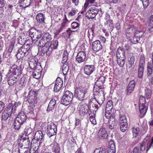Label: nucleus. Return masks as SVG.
I'll list each match as a JSON object with an SVG mask.
<instances>
[{"label":"nucleus","instance_id":"obj_44","mask_svg":"<svg viewBox=\"0 0 153 153\" xmlns=\"http://www.w3.org/2000/svg\"><path fill=\"white\" fill-rule=\"evenodd\" d=\"M119 126L120 130L122 132H124L127 130L128 127V124L127 123L119 124Z\"/></svg>","mask_w":153,"mask_h":153},{"label":"nucleus","instance_id":"obj_56","mask_svg":"<svg viewBox=\"0 0 153 153\" xmlns=\"http://www.w3.org/2000/svg\"><path fill=\"white\" fill-rule=\"evenodd\" d=\"M134 37L128 39L129 40H131V42L133 44H136L137 42H139L140 39H139V38H137L136 36H135V35H134Z\"/></svg>","mask_w":153,"mask_h":153},{"label":"nucleus","instance_id":"obj_15","mask_svg":"<svg viewBox=\"0 0 153 153\" xmlns=\"http://www.w3.org/2000/svg\"><path fill=\"white\" fill-rule=\"evenodd\" d=\"M62 79L60 77H57L54 85L53 91L56 92H59L61 89L63 85Z\"/></svg>","mask_w":153,"mask_h":153},{"label":"nucleus","instance_id":"obj_32","mask_svg":"<svg viewBox=\"0 0 153 153\" xmlns=\"http://www.w3.org/2000/svg\"><path fill=\"white\" fill-rule=\"evenodd\" d=\"M56 101L55 100L53 99L50 101L48 106L47 109V111L49 112L53 110L55 108Z\"/></svg>","mask_w":153,"mask_h":153},{"label":"nucleus","instance_id":"obj_48","mask_svg":"<svg viewBox=\"0 0 153 153\" xmlns=\"http://www.w3.org/2000/svg\"><path fill=\"white\" fill-rule=\"evenodd\" d=\"M127 123L126 117L125 115H120L119 124Z\"/></svg>","mask_w":153,"mask_h":153},{"label":"nucleus","instance_id":"obj_17","mask_svg":"<svg viewBox=\"0 0 153 153\" xmlns=\"http://www.w3.org/2000/svg\"><path fill=\"white\" fill-rule=\"evenodd\" d=\"M136 31V29L132 26H128L126 31V36L128 37V39L130 38L133 36L134 34Z\"/></svg>","mask_w":153,"mask_h":153},{"label":"nucleus","instance_id":"obj_57","mask_svg":"<svg viewBox=\"0 0 153 153\" xmlns=\"http://www.w3.org/2000/svg\"><path fill=\"white\" fill-rule=\"evenodd\" d=\"M145 58L143 55H141L140 58L139 66H144Z\"/></svg>","mask_w":153,"mask_h":153},{"label":"nucleus","instance_id":"obj_2","mask_svg":"<svg viewBox=\"0 0 153 153\" xmlns=\"http://www.w3.org/2000/svg\"><path fill=\"white\" fill-rule=\"evenodd\" d=\"M88 88L83 85L79 84L77 82L76 83L75 88L74 96L77 99L80 101L83 100L85 97L88 96Z\"/></svg>","mask_w":153,"mask_h":153},{"label":"nucleus","instance_id":"obj_61","mask_svg":"<svg viewBox=\"0 0 153 153\" xmlns=\"http://www.w3.org/2000/svg\"><path fill=\"white\" fill-rule=\"evenodd\" d=\"M40 77H38L37 78L35 77H30L29 79V80L32 83H33V84H34V83H37L38 81V79Z\"/></svg>","mask_w":153,"mask_h":153},{"label":"nucleus","instance_id":"obj_12","mask_svg":"<svg viewBox=\"0 0 153 153\" xmlns=\"http://www.w3.org/2000/svg\"><path fill=\"white\" fill-rule=\"evenodd\" d=\"M148 137H146L140 145V149L143 153H147L151 146H149V141H148Z\"/></svg>","mask_w":153,"mask_h":153},{"label":"nucleus","instance_id":"obj_6","mask_svg":"<svg viewBox=\"0 0 153 153\" xmlns=\"http://www.w3.org/2000/svg\"><path fill=\"white\" fill-rule=\"evenodd\" d=\"M73 98V94L68 91H66L61 99V104L65 105H68L72 101Z\"/></svg>","mask_w":153,"mask_h":153},{"label":"nucleus","instance_id":"obj_20","mask_svg":"<svg viewBox=\"0 0 153 153\" xmlns=\"http://www.w3.org/2000/svg\"><path fill=\"white\" fill-rule=\"evenodd\" d=\"M36 18L37 24H43L44 23L45 20V17L44 14L38 13L36 15Z\"/></svg>","mask_w":153,"mask_h":153},{"label":"nucleus","instance_id":"obj_19","mask_svg":"<svg viewBox=\"0 0 153 153\" xmlns=\"http://www.w3.org/2000/svg\"><path fill=\"white\" fill-rule=\"evenodd\" d=\"M85 53L84 51H80L78 53L76 56V60L78 63H81L85 61Z\"/></svg>","mask_w":153,"mask_h":153},{"label":"nucleus","instance_id":"obj_18","mask_svg":"<svg viewBox=\"0 0 153 153\" xmlns=\"http://www.w3.org/2000/svg\"><path fill=\"white\" fill-rule=\"evenodd\" d=\"M102 46L100 44V41L99 40H96L93 42L92 48L94 51H99L102 49Z\"/></svg>","mask_w":153,"mask_h":153},{"label":"nucleus","instance_id":"obj_58","mask_svg":"<svg viewBox=\"0 0 153 153\" xmlns=\"http://www.w3.org/2000/svg\"><path fill=\"white\" fill-rule=\"evenodd\" d=\"M77 10L75 8H73L68 13V16H73L77 13Z\"/></svg>","mask_w":153,"mask_h":153},{"label":"nucleus","instance_id":"obj_5","mask_svg":"<svg viewBox=\"0 0 153 153\" xmlns=\"http://www.w3.org/2000/svg\"><path fill=\"white\" fill-rule=\"evenodd\" d=\"M23 62H21V64L19 66L17 67V65H12L10 67L9 71H8L7 74V76H13L15 74V71H17V74H16L17 76H18L21 74L22 69L24 68V63Z\"/></svg>","mask_w":153,"mask_h":153},{"label":"nucleus","instance_id":"obj_63","mask_svg":"<svg viewBox=\"0 0 153 153\" xmlns=\"http://www.w3.org/2000/svg\"><path fill=\"white\" fill-rule=\"evenodd\" d=\"M25 40L23 38L22 39L21 36H19L18 38V43L20 45H22L24 44Z\"/></svg>","mask_w":153,"mask_h":153},{"label":"nucleus","instance_id":"obj_26","mask_svg":"<svg viewBox=\"0 0 153 153\" xmlns=\"http://www.w3.org/2000/svg\"><path fill=\"white\" fill-rule=\"evenodd\" d=\"M98 133L100 138L104 139L107 137V131L105 128L101 127Z\"/></svg>","mask_w":153,"mask_h":153},{"label":"nucleus","instance_id":"obj_53","mask_svg":"<svg viewBox=\"0 0 153 153\" xmlns=\"http://www.w3.org/2000/svg\"><path fill=\"white\" fill-rule=\"evenodd\" d=\"M111 111H106L105 114V116L106 119H109V120H111V118L112 117L113 118H115V116L114 115H111Z\"/></svg>","mask_w":153,"mask_h":153},{"label":"nucleus","instance_id":"obj_30","mask_svg":"<svg viewBox=\"0 0 153 153\" xmlns=\"http://www.w3.org/2000/svg\"><path fill=\"white\" fill-rule=\"evenodd\" d=\"M152 64L150 62H149L147 64V74L149 76H150L152 73L153 68V52L152 55Z\"/></svg>","mask_w":153,"mask_h":153},{"label":"nucleus","instance_id":"obj_40","mask_svg":"<svg viewBox=\"0 0 153 153\" xmlns=\"http://www.w3.org/2000/svg\"><path fill=\"white\" fill-rule=\"evenodd\" d=\"M126 58H120L117 57V62L118 65L121 67H123L125 63V59Z\"/></svg>","mask_w":153,"mask_h":153},{"label":"nucleus","instance_id":"obj_8","mask_svg":"<svg viewBox=\"0 0 153 153\" xmlns=\"http://www.w3.org/2000/svg\"><path fill=\"white\" fill-rule=\"evenodd\" d=\"M29 35L33 42L35 43L42 36V35L41 31L32 28L29 30Z\"/></svg>","mask_w":153,"mask_h":153},{"label":"nucleus","instance_id":"obj_62","mask_svg":"<svg viewBox=\"0 0 153 153\" xmlns=\"http://www.w3.org/2000/svg\"><path fill=\"white\" fill-rule=\"evenodd\" d=\"M142 2L143 7L144 8H146L149 4V0H140Z\"/></svg>","mask_w":153,"mask_h":153},{"label":"nucleus","instance_id":"obj_31","mask_svg":"<svg viewBox=\"0 0 153 153\" xmlns=\"http://www.w3.org/2000/svg\"><path fill=\"white\" fill-rule=\"evenodd\" d=\"M104 25L105 27L110 31H112L114 28V25L112 20L105 22Z\"/></svg>","mask_w":153,"mask_h":153},{"label":"nucleus","instance_id":"obj_50","mask_svg":"<svg viewBox=\"0 0 153 153\" xmlns=\"http://www.w3.org/2000/svg\"><path fill=\"white\" fill-rule=\"evenodd\" d=\"M106 150L105 148L101 147L96 149L94 151V153H105Z\"/></svg>","mask_w":153,"mask_h":153},{"label":"nucleus","instance_id":"obj_27","mask_svg":"<svg viewBox=\"0 0 153 153\" xmlns=\"http://www.w3.org/2000/svg\"><path fill=\"white\" fill-rule=\"evenodd\" d=\"M20 141L22 145H23V146L25 147V148L28 149L30 145L31 144L28 138H24L21 139Z\"/></svg>","mask_w":153,"mask_h":153},{"label":"nucleus","instance_id":"obj_28","mask_svg":"<svg viewBox=\"0 0 153 153\" xmlns=\"http://www.w3.org/2000/svg\"><path fill=\"white\" fill-rule=\"evenodd\" d=\"M105 77H99L98 79H97L94 88L96 87L97 89H102L101 88H100V87L101 85H102L103 83L104 82Z\"/></svg>","mask_w":153,"mask_h":153},{"label":"nucleus","instance_id":"obj_1","mask_svg":"<svg viewBox=\"0 0 153 153\" xmlns=\"http://www.w3.org/2000/svg\"><path fill=\"white\" fill-rule=\"evenodd\" d=\"M38 46L42 48V52L48 56L50 55L53 50L56 49L58 45V42L56 40L53 41L51 42L46 43L42 38L40 41Z\"/></svg>","mask_w":153,"mask_h":153},{"label":"nucleus","instance_id":"obj_52","mask_svg":"<svg viewBox=\"0 0 153 153\" xmlns=\"http://www.w3.org/2000/svg\"><path fill=\"white\" fill-rule=\"evenodd\" d=\"M36 92L33 90H31L29 92L28 94V95L27 97V98H34L37 97H36Z\"/></svg>","mask_w":153,"mask_h":153},{"label":"nucleus","instance_id":"obj_22","mask_svg":"<svg viewBox=\"0 0 153 153\" xmlns=\"http://www.w3.org/2000/svg\"><path fill=\"white\" fill-rule=\"evenodd\" d=\"M135 82L134 80L131 81L128 84L127 89V94L129 95L133 91L135 86Z\"/></svg>","mask_w":153,"mask_h":153},{"label":"nucleus","instance_id":"obj_4","mask_svg":"<svg viewBox=\"0 0 153 153\" xmlns=\"http://www.w3.org/2000/svg\"><path fill=\"white\" fill-rule=\"evenodd\" d=\"M94 99L100 105H102L104 100V92L102 89H97L96 87L93 90Z\"/></svg>","mask_w":153,"mask_h":153},{"label":"nucleus","instance_id":"obj_10","mask_svg":"<svg viewBox=\"0 0 153 153\" xmlns=\"http://www.w3.org/2000/svg\"><path fill=\"white\" fill-rule=\"evenodd\" d=\"M57 131V126L53 123H51L48 125L47 134L49 137L56 134Z\"/></svg>","mask_w":153,"mask_h":153},{"label":"nucleus","instance_id":"obj_33","mask_svg":"<svg viewBox=\"0 0 153 153\" xmlns=\"http://www.w3.org/2000/svg\"><path fill=\"white\" fill-rule=\"evenodd\" d=\"M32 0H20L19 3L22 4V6L26 8L29 6L31 4Z\"/></svg>","mask_w":153,"mask_h":153},{"label":"nucleus","instance_id":"obj_21","mask_svg":"<svg viewBox=\"0 0 153 153\" xmlns=\"http://www.w3.org/2000/svg\"><path fill=\"white\" fill-rule=\"evenodd\" d=\"M94 67L93 65H86L84 68L85 73L87 75L92 74L94 70Z\"/></svg>","mask_w":153,"mask_h":153},{"label":"nucleus","instance_id":"obj_55","mask_svg":"<svg viewBox=\"0 0 153 153\" xmlns=\"http://www.w3.org/2000/svg\"><path fill=\"white\" fill-rule=\"evenodd\" d=\"M11 115V114L6 112V111H4L2 116V119L4 120H6Z\"/></svg>","mask_w":153,"mask_h":153},{"label":"nucleus","instance_id":"obj_16","mask_svg":"<svg viewBox=\"0 0 153 153\" xmlns=\"http://www.w3.org/2000/svg\"><path fill=\"white\" fill-rule=\"evenodd\" d=\"M34 136V139L38 141H39V143H42L44 139V135L41 131H36Z\"/></svg>","mask_w":153,"mask_h":153},{"label":"nucleus","instance_id":"obj_43","mask_svg":"<svg viewBox=\"0 0 153 153\" xmlns=\"http://www.w3.org/2000/svg\"><path fill=\"white\" fill-rule=\"evenodd\" d=\"M115 118L112 117L111 118V120H109V128L110 129H112L114 128L115 124Z\"/></svg>","mask_w":153,"mask_h":153},{"label":"nucleus","instance_id":"obj_39","mask_svg":"<svg viewBox=\"0 0 153 153\" xmlns=\"http://www.w3.org/2000/svg\"><path fill=\"white\" fill-rule=\"evenodd\" d=\"M113 107L112 100H109L107 102L105 107V111H110Z\"/></svg>","mask_w":153,"mask_h":153},{"label":"nucleus","instance_id":"obj_64","mask_svg":"<svg viewBox=\"0 0 153 153\" xmlns=\"http://www.w3.org/2000/svg\"><path fill=\"white\" fill-rule=\"evenodd\" d=\"M32 106L29 107L27 109V111L28 114H30L31 116H32L33 114V109Z\"/></svg>","mask_w":153,"mask_h":153},{"label":"nucleus","instance_id":"obj_29","mask_svg":"<svg viewBox=\"0 0 153 153\" xmlns=\"http://www.w3.org/2000/svg\"><path fill=\"white\" fill-rule=\"evenodd\" d=\"M116 56L117 57L126 58L124 50L121 47H119L117 51Z\"/></svg>","mask_w":153,"mask_h":153},{"label":"nucleus","instance_id":"obj_47","mask_svg":"<svg viewBox=\"0 0 153 153\" xmlns=\"http://www.w3.org/2000/svg\"><path fill=\"white\" fill-rule=\"evenodd\" d=\"M132 132L134 137H136L140 132V129L138 127H133L132 129Z\"/></svg>","mask_w":153,"mask_h":153},{"label":"nucleus","instance_id":"obj_3","mask_svg":"<svg viewBox=\"0 0 153 153\" xmlns=\"http://www.w3.org/2000/svg\"><path fill=\"white\" fill-rule=\"evenodd\" d=\"M31 46L30 44H24L18 50L16 54V57L18 59H21L24 56H27L29 53L30 49Z\"/></svg>","mask_w":153,"mask_h":153},{"label":"nucleus","instance_id":"obj_7","mask_svg":"<svg viewBox=\"0 0 153 153\" xmlns=\"http://www.w3.org/2000/svg\"><path fill=\"white\" fill-rule=\"evenodd\" d=\"M145 98L144 97H140L139 102V108L140 113V117L143 118L146 114L148 108L145 105Z\"/></svg>","mask_w":153,"mask_h":153},{"label":"nucleus","instance_id":"obj_25","mask_svg":"<svg viewBox=\"0 0 153 153\" xmlns=\"http://www.w3.org/2000/svg\"><path fill=\"white\" fill-rule=\"evenodd\" d=\"M64 63L62 66V72H61V73H59L58 75L60 76L65 75L68 71L69 67L68 65V63L66 62Z\"/></svg>","mask_w":153,"mask_h":153},{"label":"nucleus","instance_id":"obj_9","mask_svg":"<svg viewBox=\"0 0 153 153\" xmlns=\"http://www.w3.org/2000/svg\"><path fill=\"white\" fill-rule=\"evenodd\" d=\"M70 22V21L68 19L66 14L64 16V18L62 19V22L59 24L56 28V31L55 33L56 35H58L59 33L66 27L68 26V25Z\"/></svg>","mask_w":153,"mask_h":153},{"label":"nucleus","instance_id":"obj_51","mask_svg":"<svg viewBox=\"0 0 153 153\" xmlns=\"http://www.w3.org/2000/svg\"><path fill=\"white\" fill-rule=\"evenodd\" d=\"M68 54L67 51H65L62 55L63 62H66L68 59Z\"/></svg>","mask_w":153,"mask_h":153},{"label":"nucleus","instance_id":"obj_23","mask_svg":"<svg viewBox=\"0 0 153 153\" xmlns=\"http://www.w3.org/2000/svg\"><path fill=\"white\" fill-rule=\"evenodd\" d=\"M52 147L51 149L52 152L54 153H60V148L59 145L56 142H53L51 145Z\"/></svg>","mask_w":153,"mask_h":153},{"label":"nucleus","instance_id":"obj_59","mask_svg":"<svg viewBox=\"0 0 153 153\" xmlns=\"http://www.w3.org/2000/svg\"><path fill=\"white\" fill-rule=\"evenodd\" d=\"M143 66H139L138 69V76H142L143 72Z\"/></svg>","mask_w":153,"mask_h":153},{"label":"nucleus","instance_id":"obj_24","mask_svg":"<svg viewBox=\"0 0 153 153\" xmlns=\"http://www.w3.org/2000/svg\"><path fill=\"white\" fill-rule=\"evenodd\" d=\"M16 119L23 124L27 119L26 115L23 112H20Z\"/></svg>","mask_w":153,"mask_h":153},{"label":"nucleus","instance_id":"obj_13","mask_svg":"<svg viewBox=\"0 0 153 153\" xmlns=\"http://www.w3.org/2000/svg\"><path fill=\"white\" fill-rule=\"evenodd\" d=\"M88 107L84 102H81L79 105V112L81 116H84L87 114L88 112Z\"/></svg>","mask_w":153,"mask_h":153},{"label":"nucleus","instance_id":"obj_34","mask_svg":"<svg viewBox=\"0 0 153 153\" xmlns=\"http://www.w3.org/2000/svg\"><path fill=\"white\" fill-rule=\"evenodd\" d=\"M13 108V104L12 103H10L5 108L4 111H6V112L8 113L9 114H11L14 111Z\"/></svg>","mask_w":153,"mask_h":153},{"label":"nucleus","instance_id":"obj_41","mask_svg":"<svg viewBox=\"0 0 153 153\" xmlns=\"http://www.w3.org/2000/svg\"><path fill=\"white\" fill-rule=\"evenodd\" d=\"M146 25L149 29L153 28V15L150 17Z\"/></svg>","mask_w":153,"mask_h":153},{"label":"nucleus","instance_id":"obj_46","mask_svg":"<svg viewBox=\"0 0 153 153\" xmlns=\"http://www.w3.org/2000/svg\"><path fill=\"white\" fill-rule=\"evenodd\" d=\"M95 0H86L84 5L85 10L88 7H89L94 3Z\"/></svg>","mask_w":153,"mask_h":153},{"label":"nucleus","instance_id":"obj_60","mask_svg":"<svg viewBox=\"0 0 153 153\" xmlns=\"http://www.w3.org/2000/svg\"><path fill=\"white\" fill-rule=\"evenodd\" d=\"M17 78L16 77H9L8 79V83H11V84L15 83L16 82Z\"/></svg>","mask_w":153,"mask_h":153},{"label":"nucleus","instance_id":"obj_14","mask_svg":"<svg viewBox=\"0 0 153 153\" xmlns=\"http://www.w3.org/2000/svg\"><path fill=\"white\" fill-rule=\"evenodd\" d=\"M28 62L29 67L31 69L40 70V68H41L40 63L38 62L37 59H30Z\"/></svg>","mask_w":153,"mask_h":153},{"label":"nucleus","instance_id":"obj_11","mask_svg":"<svg viewBox=\"0 0 153 153\" xmlns=\"http://www.w3.org/2000/svg\"><path fill=\"white\" fill-rule=\"evenodd\" d=\"M99 12L98 9L94 7H90L86 13V16L88 19L95 18Z\"/></svg>","mask_w":153,"mask_h":153},{"label":"nucleus","instance_id":"obj_37","mask_svg":"<svg viewBox=\"0 0 153 153\" xmlns=\"http://www.w3.org/2000/svg\"><path fill=\"white\" fill-rule=\"evenodd\" d=\"M134 62V58L133 57L131 58L130 60L128 61V65L127 66V70L131 71L133 68Z\"/></svg>","mask_w":153,"mask_h":153},{"label":"nucleus","instance_id":"obj_45","mask_svg":"<svg viewBox=\"0 0 153 153\" xmlns=\"http://www.w3.org/2000/svg\"><path fill=\"white\" fill-rule=\"evenodd\" d=\"M93 34V30L92 29H89L88 31L87 35L90 42H91L92 41Z\"/></svg>","mask_w":153,"mask_h":153},{"label":"nucleus","instance_id":"obj_42","mask_svg":"<svg viewBox=\"0 0 153 153\" xmlns=\"http://www.w3.org/2000/svg\"><path fill=\"white\" fill-rule=\"evenodd\" d=\"M15 43V39H12L9 42L8 50L9 53H11L14 47Z\"/></svg>","mask_w":153,"mask_h":153},{"label":"nucleus","instance_id":"obj_49","mask_svg":"<svg viewBox=\"0 0 153 153\" xmlns=\"http://www.w3.org/2000/svg\"><path fill=\"white\" fill-rule=\"evenodd\" d=\"M22 124L16 119L15 120L14 123V128L18 130L19 129L21 125Z\"/></svg>","mask_w":153,"mask_h":153},{"label":"nucleus","instance_id":"obj_35","mask_svg":"<svg viewBox=\"0 0 153 153\" xmlns=\"http://www.w3.org/2000/svg\"><path fill=\"white\" fill-rule=\"evenodd\" d=\"M27 101L28 103H29L30 105V106H32V107H34L35 106V104H36L37 101V97L34 98H27Z\"/></svg>","mask_w":153,"mask_h":153},{"label":"nucleus","instance_id":"obj_38","mask_svg":"<svg viewBox=\"0 0 153 153\" xmlns=\"http://www.w3.org/2000/svg\"><path fill=\"white\" fill-rule=\"evenodd\" d=\"M42 39L47 42H50L52 39L51 36L48 33H45L43 35Z\"/></svg>","mask_w":153,"mask_h":153},{"label":"nucleus","instance_id":"obj_54","mask_svg":"<svg viewBox=\"0 0 153 153\" xmlns=\"http://www.w3.org/2000/svg\"><path fill=\"white\" fill-rule=\"evenodd\" d=\"M143 34L144 32L143 31H137L135 32L134 33L135 36L137 38H139V39L142 37Z\"/></svg>","mask_w":153,"mask_h":153},{"label":"nucleus","instance_id":"obj_36","mask_svg":"<svg viewBox=\"0 0 153 153\" xmlns=\"http://www.w3.org/2000/svg\"><path fill=\"white\" fill-rule=\"evenodd\" d=\"M28 151V149L27 148H25L23 145H22L21 143L19 144L18 152L19 153H27Z\"/></svg>","mask_w":153,"mask_h":153}]
</instances>
